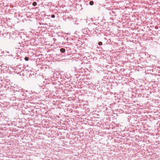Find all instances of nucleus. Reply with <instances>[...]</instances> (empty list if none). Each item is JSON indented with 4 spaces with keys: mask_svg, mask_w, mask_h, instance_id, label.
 <instances>
[{
    "mask_svg": "<svg viewBox=\"0 0 160 160\" xmlns=\"http://www.w3.org/2000/svg\"><path fill=\"white\" fill-rule=\"evenodd\" d=\"M60 51L62 52V53H63V52H64L65 51V50L64 48H61L60 50Z\"/></svg>",
    "mask_w": 160,
    "mask_h": 160,
    "instance_id": "1",
    "label": "nucleus"
},
{
    "mask_svg": "<svg viewBox=\"0 0 160 160\" xmlns=\"http://www.w3.org/2000/svg\"><path fill=\"white\" fill-rule=\"evenodd\" d=\"M94 4V2L93 1H91L89 2V4L91 5H92Z\"/></svg>",
    "mask_w": 160,
    "mask_h": 160,
    "instance_id": "2",
    "label": "nucleus"
},
{
    "mask_svg": "<svg viewBox=\"0 0 160 160\" xmlns=\"http://www.w3.org/2000/svg\"><path fill=\"white\" fill-rule=\"evenodd\" d=\"M37 3L36 2H33L32 3V5L33 6H36V5H37Z\"/></svg>",
    "mask_w": 160,
    "mask_h": 160,
    "instance_id": "3",
    "label": "nucleus"
},
{
    "mask_svg": "<svg viewBox=\"0 0 160 160\" xmlns=\"http://www.w3.org/2000/svg\"><path fill=\"white\" fill-rule=\"evenodd\" d=\"M24 59L26 61H28V58L27 57H25V58Z\"/></svg>",
    "mask_w": 160,
    "mask_h": 160,
    "instance_id": "4",
    "label": "nucleus"
},
{
    "mask_svg": "<svg viewBox=\"0 0 160 160\" xmlns=\"http://www.w3.org/2000/svg\"><path fill=\"white\" fill-rule=\"evenodd\" d=\"M98 44L99 45H101L102 44V42H98Z\"/></svg>",
    "mask_w": 160,
    "mask_h": 160,
    "instance_id": "5",
    "label": "nucleus"
},
{
    "mask_svg": "<svg viewBox=\"0 0 160 160\" xmlns=\"http://www.w3.org/2000/svg\"><path fill=\"white\" fill-rule=\"evenodd\" d=\"M51 17L52 18H54L55 17V15H52L51 16Z\"/></svg>",
    "mask_w": 160,
    "mask_h": 160,
    "instance_id": "6",
    "label": "nucleus"
}]
</instances>
